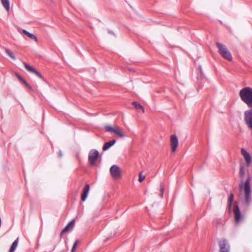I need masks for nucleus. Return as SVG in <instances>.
<instances>
[{
  "label": "nucleus",
  "mask_w": 252,
  "mask_h": 252,
  "mask_svg": "<svg viewBox=\"0 0 252 252\" xmlns=\"http://www.w3.org/2000/svg\"><path fill=\"white\" fill-rule=\"evenodd\" d=\"M104 128L106 131L114 132L118 135L121 138H124L125 137V135L121 131L116 128L112 127L111 126H105Z\"/></svg>",
  "instance_id": "10"
},
{
  "label": "nucleus",
  "mask_w": 252,
  "mask_h": 252,
  "mask_svg": "<svg viewBox=\"0 0 252 252\" xmlns=\"http://www.w3.org/2000/svg\"><path fill=\"white\" fill-rule=\"evenodd\" d=\"M16 76L17 77V78L19 80V81L22 80V77L18 73H15Z\"/></svg>",
  "instance_id": "31"
},
{
  "label": "nucleus",
  "mask_w": 252,
  "mask_h": 252,
  "mask_svg": "<svg viewBox=\"0 0 252 252\" xmlns=\"http://www.w3.org/2000/svg\"><path fill=\"white\" fill-rule=\"evenodd\" d=\"M145 178V176L143 175H142V174L141 173H140L139 174V179H138V181L140 182H142Z\"/></svg>",
  "instance_id": "28"
},
{
  "label": "nucleus",
  "mask_w": 252,
  "mask_h": 252,
  "mask_svg": "<svg viewBox=\"0 0 252 252\" xmlns=\"http://www.w3.org/2000/svg\"><path fill=\"white\" fill-rule=\"evenodd\" d=\"M251 177L249 175L247 179L246 180L244 184L243 183H241L239 185V188L240 190L244 188L245 192V203L247 206H249L251 201V189L250 186Z\"/></svg>",
  "instance_id": "2"
},
{
  "label": "nucleus",
  "mask_w": 252,
  "mask_h": 252,
  "mask_svg": "<svg viewBox=\"0 0 252 252\" xmlns=\"http://www.w3.org/2000/svg\"><path fill=\"white\" fill-rule=\"evenodd\" d=\"M22 32L25 35H27L28 37L30 38L31 39H32L34 40L36 42H37V37L32 33H31L29 32H28L27 31L25 30H22Z\"/></svg>",
  "instance_id": "15"
},
{
  "label": "nucleus",
  "mask_w": 252,
  "mask_h": 252,
  "mask_svg": "<svg viewBox=\"0 0 252 252\" xmlns=\"http://www.w3.org/2000/svg\"><path fill=\"white\" fill-rule=\"evenodd\" d=\"M116 143V140L113 139L108 142H106L103 146V150L106 151Z\"/></svg>",
  "instance_id": "14"
},
{
  "label": "nucleus",
  "mask_w": 252,
  "mask_h": 252,
  "mask_svg": "<svg viewBox=\"0 0 252 252\" xmlns=\"http://www.w3.org/2000/svg\"><path fill=\"white\" fill-rule=\"evenodd\" d=\"M132 105L135 107V108L137 110H141L143 113L144 112V107L140 104L139 103L136 101H133L132 103Z\"/></svg>",
  "instance_id": "16"
},
{
  "label": "nucleus",
  "mask_w": 252,
  "mask_h": 252,
  "mask_svg": "<svg viewBox=\"0 0 252 252\" xmlns=\"http://www.w3.org/2000/svg\"><path fill=\"white\" fill-rule=\"evenodd\" d=\"M232 204L227 203V209L229 212H231Z\"/></svg>",
  "instance_id": "30"
},
{
  "label": "nucleus",
  "mask_w": 252,
  "mask_h": 252,
  "mask_svg": "<svg viewBox=\"0 0 252 252\" xmlns=\"http://www.w3.org/2000/svg\"><path fill=\"white\" fill-rule=\"evenodd\" d=\"M164 191V186L162 183L160 184V196L162 198Z\"/></svg>",
  "instance_id": "24"
},
{
  "label": "nucleus",
  "mask_w": 252,
  "mask_h": 252,
  "mask_svg": "<svg viewBox=\"0 0 252 252\" xmlns=\"http://www.w3.org/2000/svg\"><path fill=\"white\" fill-rule=\"evenodd\" d=\"M241 152V154L243 155L246 160L247 165L249 166L252 161V157L251 155L244 149H242Z\"/></svg>",
  "instance_id": "12"
},
{
  "label": "nucleus",
  "mask_w": 252,
  "mask_h": 252,
  "mask_svg": "<svg viewBox=\"0 0 252 252\" xmlns=\"http://www.w3.org/2000/svg\"><path fill=\"white\" fill-rule=\"evenodd\" d=\"M89 190L90 185L88 184H86L83 189L82 193L81 194V200L82 201H85L86 200L88 196Z\"/></svg>",
  "instance_id": "13"
},
{
  "label": "nucleus",
  "mask_w": 252,
  "mask_h": 252,
  "mask_svg": "<svg viewBox=\"0 0 252 252\" xmlns=\"http://www.w3.org/2000/svg\"><path fill=\"white\" fill-rule=\"evenodd\" d=\"M23 65H24L25 67L29 71L32 72V73H33L34 71H35V69L32 67V66H30L28 64H27L25 62L23 63Z\"/></svg>",
  "instance_id": "21"
},
{
  "label": "nucleus",
  "mask_w": 252,
  "mask_h": 252,
  "mask_svg": "<svg viewBox=\"0 0 252 252\" xmlns=\"http://www.w3.org/2000/svg\"><path fill=\"white\" fill-rule=\"evenodd\" d=\"M245 171H246L245 166L244 165H241L240 166V168L239 174H240V177L242 180H243L245 177Z\"/></svg>",
  "instance_id": "18"
},
{
  "label": "nucleus",
  "mask_w": 252,
  "mask_h": 252,
  "mask_svg": "<svg viewBox=\"0 0 252 252\" xmlns=\"http://www.w3.org/2000/svg\"><path fill=\"white\" fill-rule=\"evenodd\" d=\"M241 100L250 108H252V88L246 87L242 88L239 93Z\"/></svg>",
  "instance_id": "1"
},
{
  "label": "nucleus",
  "mask_w": 252,
  "mask_h": 252,
  "mask_svg": "<svg viewBox=\"0 0 252 252\" xmlns=\"http://www.w3.org/2000/svg\"><path fill=\"white\" fill-rule=\"evenodd\" d=\"M33 73H34L36 76H37L40 78L42 79H44L43 76L42 75V74L40 72L37 71L36 70H35V71H34L33 72Z\"/></svg>",
  "instance_id": "29"
},
{
  "label": "nucleus",
  "mask_w": 252,
  "mask_h": 252,
  "mask_svg": "<svg viewBox=\"0 0 252 252\" xmlns=\"http://www.w3.org/2000/svg\"><path fill=\"white\" fill-rule=\"evenodd\" d=\"M74 223H75V220H73L67 224V225L62 230V231L61 232L60 236V240H61L62 239V236L64 233L72 229V228L73 227V226L74 225Z\"/></svg>",
  "instance_id": "11"
},
{
  "label": "nucleus",
  "mask_w": 252,
  "mask_h": 252,
  "mask_svg": "<svg viewBox=\"0 0 252 252\" xmlns=\"http://www.w3.org/2000/svg\"><path fill=\"white\" fill-rule=\"evenodd\" d=\"M244 119L248 127L252 130V108L245 112Z\"/></svg>",
  "instance_id": "6"
},
{
  "label": "nucleus",
  "mask_w": 252,
  "mask_h": 252,
  "mask_svg": "<svg viewBox=\"0 0 252 252\" xmlns=\"http://www.w3.org/2000/svg\"><path fill=\"white\" fill-rule=\"evenodd\" d=\"M224 221L220 218L216 220L215 224L217 227L222 226L224 224Z\"/></svg>",
  "instance_id": "23"
},
{
  "label": "nucleus",
  "mask_w": 252,
  "mask_h": 252,
  "mask_svg": "<svg viewBox=\"0 0 252 252\" xmlns=\"http://www.w3.org/2000/svg\"><path fill=\"white\" fill-rule=\"evenodd\" d=\"M234 200V195L232 193H230L228 198L227 203L232 204Z\"/></svg>",
  "instance_id": "25"
},
{
  "label": "nucleus",
  "mask_w": 252,
  "mask_h": 252,
  "mask_svg": "<svg viewBox=\"0 0 252 252\" xmlns=\"http://www.w3.org/2000/svg\"><path fill=\"white\" fill-rule=\"evenodd\" d=\"M233 211L234 214L235 220L236 222L238 223L241 220L242 216L239 206L237 203H235L234 205Z\"/></svg>",
  "instance_id": "9"
},
{
  "label": "nucleus",
  "mask_w": 252,
  "mask_h": 252,
  "mask_svg": "<svg viewBox=\"0 0 252 252\" xmlns=\"http://www.w3.org/2000/svg\"><path fill=\"white\" fill-rule=\"evenodd\" d=\"M4 50L6 54L11 58L12 60H16V58L14 54L7 48H5Z\"/></svg>",
  "instance_id": "22"
},
{
  "label": "nucleus",
  "mask_w": 252,
  "mask_h": 252,
  "mask_svg": "<svg viewBox=\"0 0 252 252\" xmlns=\"http://www.w3.org/2000/svg\"><path fill=\"white\" fill-rule=\"evenodd\" d=\"M19 239L18 238H17L12 244L9 252H14L16 248H17L18 244Z\"/></svg>",
  "instance_id": "17"
},
{
  "label": "nucleus",
  "mask_w": 252,
  "mask_h": 252,
  "mask_svg": "<svg viewBox=\"0 0 252 252\" xmlns=\"http://www.w3.org/2000/svg\"><path fill=\"white\" fill-rule=\"evenodd\" d=\"M3 6L7 11H9V0H0Z\"/></svg>",
  "instance_id": "19"
},
{
  "label": "nucleus",
  "mask_w": 252,
  "mask_h": 252,
  "mask_svg": "<svg viewBox=\"0 0 252 252\" xmlns=\"http://www.w3.org/2000/svg\"><path fill=\"white\" fill-rule=\"evenodd\" d=\"M23 65H24L25 67L29 71L32 72V73H33L34 71H35V69L32 67V66H30L28 64H27L25 62L23 63Z\"/></svg>",
  "instance_id": "20"
},
{
  "label": "nucleus",
  "mask_w": 252,
  "mask_h": 252,
  "mask_svg": "<svg viewBox=\"0 0 252 252\" xmlns=\"http://www.w3.org/2000/svg\"><path fill=\"white\" fill-rule=\"evenodd\" d=\"M21 82H22L26 86H27L29 89L32 90V87L26 82V81L23 78L22 79V80H20Z\"/></svg>",
  "instance_id": "26"
},
{
  "label": "nucleus",
  "mask_w": 252,
  "mask_h": 252,
  "mask_svg": "<svg viewBox=\"0 0 252 252\" xmlns=\"http://www.w3.org/2000/svg\"><path fill=\"white\" fill-rule=\"evenodd\" d=\"M198 69H199V71H200V74H201V75H203V71H202V68H201V66H199V67H198Z\"/></svg>",
  "instance_id": "32"
},
{
  "label": "nucleus",
  "mask_w": 252,
  "mask_h": 252,
  "mask_svg": "<svg viewBox=\"0 0 252 252\" xmlns=\"http://www.w3.org/2000/svg\"><path fill=\"white\" fill-rule=\"evenodd\" d=\"M98 156L99 153L97 150L95 149H92L90 151L89 154L88 160L91 166L94 165L96 161L98 158Z\"/></svg>",
  "instance_id": "4"
},
{
  "label": "nucleus",
  "mask_w": 252,
  "mask_h": 252,
  "mask_svg": "<svg viewBox=\"0 0 252 252\" xmlns=\"http://www.w3.org/2000/svg\"><path fill=\"white\" fill-rule=\"evenodd\" d=\"M219 246L220 252H229L230 246L226 239H220L219 241Z\"/></svg>",
  "instance_id": "5"
},
{
  "label": "nucleus",
  "mask_w": 252,
  "mask_h": 252,
  "mask_svg": "<svg viewBox=\"0 0 252 252\" xmlns=\"http://www.w3.org/2000/svg\"><path fill=\"white\" fill-rule=\"evenodd\" d=\"M170 142L171 151L173 153H174L176 150L179 144L178 137L175 134H173L171 136Z\"/></svg>",
  "instance_id": "8"
},
{
  "label": "nucleus",
  "mask_w": 252,
  "mask_h": 252,
  "mask_svg": "<svg viewBox=\"0 0 252 252\" xmlns=\"http://www.w3.org/2000/svg\"><path fill=\"white\" fill-rule=\"evenodd\" d=\"M110 173L112 178L116 180L119 179L121 176L120 169L116 165H113L110 167Z\"/></svg>",
  "instance_id": "7"
},
{
  "label": "nucleus",
  "mask_w": 252,
  "mask_h": 252,
  "mask_svg": "<svg viewBox=\"0 0 252 252\" xmlns=\"http://www.w3.org/2000/svg\"><path fill=\"white\" fill-rule=\"evenodd\" d=\"M79 241L78 240H76L75 242L74 243L73 246L72 248L71 252H74L76 249V248L77 246V245L79 243Z\"/></svg>",
  "instance_id": "27"
},
{
  "label": "nucleus",
  "mask_w": 252,
  "mask_h": 252,
  "mask_svg": "<svg viewBox=\"0 0 252 252\" xmlns=\"http://www.w3.org/2000/svg\"><path fill=\"white\" fill-rule=\"evenodd\" d=\"M60 157H62V154L61 152H60Z\"/></svg>",
  "instance_id": "33"
},
{
  "label": "nucleus",
  "mask_w": 252,
  "mask_h": 252,
  "mask_svg": "<svg viewBox=\"0 0 252 252\" xmlns=\"http://www.w3.org/2000/svg\"><path fill=\"white\" fill-rule=\"evenodd\" d=\"M216 45L218 48V52L222 58L229 61L232 60L231 54L225 45L220 42H216Z\"/></svg>",
  "instance_id": "3"
}]
</instances>
